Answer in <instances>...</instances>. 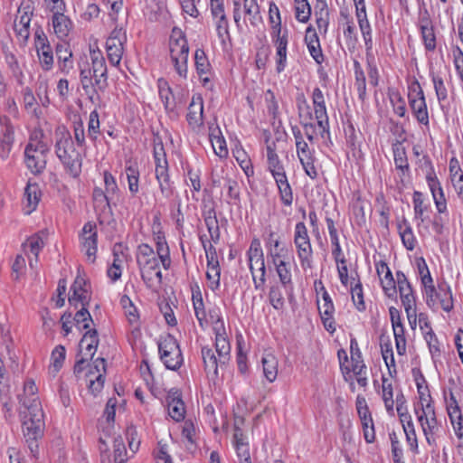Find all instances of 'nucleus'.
I'll list each match as a JSON object with an SVG mask.
<instances>
[{
  "label": "nucleus",
  "mask_w": 463,
  "mask_h": 463,
  "mask_svg": "<svg viewBox=\"0 0 463 463\" xmlns=\"http://www.w3.org/2000/svg\"><path fill=\"white\" fill-rule=\"evenodd\" d=\"M43 133L35 131L32 134L24 150V162L27 168L33 174H41L46 166V157L49 152L48 145L41 139Z\"/></svg>",
  "instance_id": "obj_4"
},
{
  "label": "nucleus",
  "mask_w": 463,
  "mask_h": 463,
  "mask_svg": "<svg viewBox=\"0 0 463 463\" xmlns=\"http://www.w3.org/2000/svg\"><path fill=\"white\" fill-rule=\"evenodd\" d=\"M446 411L451 426L463 422V414L460 406L453 392L445 398Z\"/></svg>",
  "instance_id": "obj_49"
},
{
  "label": "nucleus",
  "mask_w": 463,
  "mask_h": 463,
  "mask_svg": "<svg viewBox=\"0 0 463 463\" xmlns=\"http://www.w3.org/2000/svg\"><path fill=\"white\" fill-rule=\"evenodd\" d=\"M91 63L94 80L96 87L102 90L107 84V66L105 59L99 51L90 52Z\"/></svg>",
  "instance_id": "obj_36"
},
{
  "label": "nucleus",
  "mask_w": 463,
  "mask_h": 463,
  "mask_svg": "<svg viewBox=\"0 0 463 463\" xmlns=\"http://www.w3.org/2000/svg\"><path fill=\"white\" fill-rule=\"evenodd\" d=\"M395 275L397 279V292H399L405 313L410 315V313H412L413 307H417L415 292L402 271H396Z\"/></svg>",
  "instance_id": "obj_21"
},
{
  "label": "nucleus",
  "mask_w": 463,
  "mask_h": 463,
  "mask_svg": "<svg viewBox=\"0 0 463 463\" xmlns=\"http://www.w3.org/2000/svg\"><path fill=\"white\" fill-rule=\"evenodd\" d=\"M154 239L156 244V252L160 259L161 264L165 269H168L171 266V259L169 255V249L165 241V237L162 232H157L156 235H154Z\"/></svg>",
  "instance_id": "obj_55"
},
{
  "label": "nucleus",
  "mask_w": 463,
  "mask_h": 463,
  "mask_svg": "<svg viewBox=\"0 0 463 463\" xmlns=\"http://www.w3.org/2000/svg\"><path fill=\"white\" fill-rule=\"evenodd\" d=\"M412 203L414 219L419 221L418 225L423 223L427 219V213L430 211V205L426 202L424 194L420 191H414L412 194Z\"/></svg>",
  "instance_id": "obj_44"
},
{
  "label": "nucleus",
  "mask_w": 463,
  "mask_h": 463,
  "mask_svg": "<svg viewBox=\"0 0 463 463\" xmlns=\"http://www.w3.org/2000/svg\"><path fill=\"white\" fill-rule=\"evenodd\" d=\"M418 277L420 281L421 291L434 284L433 278L425 260L420 257L416 260Z\"/></svg>",
  "instance_id": "obj_59"
},
{
  "label": "nucleus",
  "mask_w": 463,
  "mask_h": 463,
  "mask_svg": "<svg viewBox=\"0 0 463 463\" xmlns=\"http://www.w3.org/2000/svg\"><path fill=\"white\" fill-rule=\"evenodd\" d=\"M397 230L403 246L408 250H413L416 248L418 241L414 235L411 225L406 218L402 217L398 221Z\"/></svg>",
  "instance_id": "obj_42"
},
{
  "label": "nucleus",
  "mask_w": 463,
  "mask_h": 463,
  "mask_svg": "<svg viewBox=\"0 0 463 463\" xmlns=\"http://www.w3.org/2000/svg\"><path fill=\"white\" fill-rule=\"evenodd\" d=\"M355 14L357 17L359 28L364 40L365 47L366 49H371L373 46L372 29L367 19L366 5L356 7Z\"/></svg>",
  "instance_id": "obj_45"
},
{
  "label": "nucleus",
  "mask_w": 463,
  "mask_h": 463,
  "mask_svg": "<svg viewBox=\"0 0 463 463\" xmlns=\"http://www.w3.org/2000/svg\"><path fill=\"white\" fill-rule=\"evenodd\" d=\"M418 277L420 281L421 291L434 284L433 278L425 260L420 257L416 260Z\"/></svg>",
  "instance_id": "obj_60"
},
{
  "label": "nucleus",
  "mask_w": 463,
  "mask_h": 463,
  "mask_svg": "<svg viewBox=\"0 0 463 463\" xmlns=\"http://www.w3.org/2000/svg\"><path fill=\"white\" fill-rule=\"evenodd\" d=\"M261 364L265 378L269 383H273L278 376L279 361L277 357L271 353H267L262 356Z\"/></svg>",
  "instance_id": "obj_51"
},
{
  "label": "nucleus",
  "mask_w": 463,
  "mask_h": 463,
  "mask_svg": "<svg viewBox=\"0 0 463 463\" xmlns=\"http://www.w3.org/2000/svg\"><path fill=\"white\" fill-rule=\"evenodd\" d=\"M291 131L295 139L296 153L305 173L311 179H316L317 177V170L314 164V149L304 139L303 133L298 127H292Z\"/></svg>",
  "instance_id": "obj_10"
},
{
  "label": "nucleus",
  "mask_w": 463,
  "mask_h": 463,
  "mask_svg": "<svg viewBox=\"0 0 463 463\" xmlns=\"http://www.w3.org/2000/svg\"><path fill=\"white\" fill-rule=\"evenodd\" d=\"M426 182L432 195L438 213H446L448 207L447 199L442 185L432 168H430L426 174Z\"/></svg>",
  "instance_id": "obj_25"
},
{
  "label": "nucleus",
  "mask_w": 463,
  "mask_h": 463,
  "mask_svg": "<svg viewBox=\"0 0 463 463\" xmlns=\"http://www.w3.org/2000/svg\"><path fill=\"white\" fill-rule=\"evenodd\" d=\"M209 324L213 325L215 333V350L220 355L221 363L229 361L231 357V345L226 335L223 321L220 310L213 308L209 310L207 315Z\"/></svg>",
  "instance_id": "obj_12"
},
{
  "label": "nucleus",
  "mask_w": 463,
  "mask_h": 463,
  "mask_svg": "<svg viewBox=\"0 0 463 463\" xmlns=\"http://www.w3.org/2000/svg\"><path fill=\"white\" fill-rule=\"evenodd\" d=\"M168 414L175 421L184 420L185 408L184 402L179 397L168 396Z\"/></svg>",
  "instance_id": "obj_61"
},
{
  "label": "nucleus",
  "mask_w": 463,
  "mask_h": 463,
  "mask_svg": "<svg viewBox=\"0 0 463 463\" xmlns=\"http://www.w3.org/2000/svg\"><path fill=\"white\" fill-rule=\"evenodd\" d=\"M99 345V337L97 330H88L83 335L80 343V359L76 362L74 366L75 373H80L82 370L83 364L93 357L97 351Z\"/></svg>",
  "instance_id": "obj_22"
},
{
  "label": "nucleus",
  "mask_w": 463,
  "mask_h": 463,
  "mask_svg": "<svg viewBox=\"0 0 463 463\" xmlns=\"http://www.w3.org/2000/svg\"><path fill=\"white\" fill-rule=\"evenodd\" d=\"M120 303L124 308L125 316L128 323L135 328H137L139 326V314L137 308L127 296L121 298Z\"/></svg>",
  "instance_id": "obj_63"
},
{
  "label": "nucleus",
  "mask_w": 463,
  "mask_h": 463,
  "mask_svg": "<svg viewBox=\"0 0 463 463\" xmlns=\"http://www.w3.org/2000/svg\"><path fill=\"white\" fill-rule=\"evenodd\" d=\"M233 446L236 449L240 463H251L247 438L238 427L234 428Z\"/></svg>",
  "instance_id": "obj_40"
},
{
  "label": "nucleus",
  "mask_w": 463,
  "mask_h": 463,
  "mask_svg": "<svg viewBox=\"0 0 463 463\" xmlns=\"http://www.w3.org/2000/svg\"><path fill=\"white\" fill-rule=\"evenodd\" d=\"M382 398L387 412L394 415L393 387L392 381L385 376L382 377Z\"/></svg>",
  "instance_id": "obj_56"
},
{
  "label": "nucleus",
  "mask_w": 463,
  "mask_h": 463,
  "mask_svg": "<svg viewBox=\"0 0 463 463\" xmlns=\"http://www.w3.org/2000/svg\"><path fill=\"white\" fill-rule=\"evenodd\" d=\"M193 306L195 317L202 328H205L209 325L207 314L204 309V305L200 291L193 292Z\"/></svg>",
  "instance_id": "obj_58"
},
{
  "label": "nucleus",
  "mask_w": 463,
  "mask_h": 463,
  "mask_svg": "<svg viewBox=\"0 0 463 463\" xmlns=\"http://www.w3.org/2000/svg\"><path fill=\"white\" fill-rule=\"evenodd\" d=\"M250 270L256 289H263L266 283V265L264 253L259 239H253L247 250Z\"/></svg>",
  "instance_id": "obj_9"
},
{
  "label": "nucleus",
  "mask_w": 463,
  "mask_h": 463,
  "mask_svg": "<svg viewBox=\"0 0 463 463\" xmlns=\"http://www.w3.org/2000/svg\"><path fill=\"white\" fill-rule=\"evenodd\" d=\"M194 64L196 71L203 84L206 86L211 81V64L203 50L197 49L194 53Z\"/></svg>",
  "instance_id": "obj_43"
},
{
  "label": "nucleus",
  "mask_w": 463,
  "mask_h": 463,
  "mask_svg": "<svg viewBox=\"0 0 463 463\" xmlns=\"http://www.w3.org/2000/svg\"><path fill=\"white\" fill-rule=\"evenodd\" d=\"M42 192L36 183L28 182L23 197V210L25 214L34 212L41 201Z\"/></svg>",
  "instance_id": "obj_38"
},
{
  "label": "nucleus",
  "mask_w": 463,
  "mask_h": 463,
  "mask_svg": "<svg viewBox=\"0 0 463 463\" xmlns=\"http://www.w3.org/2000/svg\"><path fill=\"white\" fill-rule=\"evenodd\" d=\"M56 155L62 163L66 173L72 178H77L81 173L82 158L75 149L70 137H62L56 142Z\"/></svg>",
  "instance_id": "obj_7"
},
{
  "label": "nucleus",
  "mask_w": 463,
  "mask_h": 463,
  "mask_svg": "<svg viewBox=\"0 0 463 463\" xmlns=\"http://www.w3.org/2000/svg\"><path fill=\"white\" fill-rule=\"evenodd\" d=\"M267 169L270 173L274 182L288 177L285 165L276 152L274 142L268 144L267 147Z\"/></svg>",
  "instance_id": "obj_31"
},
{
  "label": "nucleus",
  "mask_w": 463,
  "mask_h": 463,
  "mask_svg": "<svg viewBox=\"0 0 463 463\" xmlns=\"http://www.w3.org/2000/svg\"><path fill=\"white\" fill-rule=\"evenodd\" d=\"M317 284L320 286V290L322 291V298L321 300H317V308L319 311V315L325 329L330 334H333L336 330L335 321L334 317L335 307L332 298L329 296L326 289L325 288L323 283L321 281L315 282L317 290Z\"/></svg>",
  "instance_id": "obj_17"
},
{
  "label": "nucleus",
  "mask_w": 463,
  "mask_h": 463,
  "mask_svg": "<svg viewBox=\"0 0 463 463\" xmlns=\"http://www.w3.org/2000/svg\"><path fill=\"white\" fill-rule=\"evenodd\" d=\"M206 259H207V271L206 278L208 280V286L211 289L214 290L220 286V275L221 269L217 258L215 249L209 244V247L204 245Z\"/></svg>",
  "instance_id": "obj_30"
},
{
  "label": "nucleus",
  "mask_w": 463,
  "mask_h": 463,
  "mask_svg": "<svg viewBox=\"0 0 463 463\" xmlns=\"http://www.w3.org/2000/svg\"><path fill=\"white\" fill-rule=\"evenodd\" d=\"M137 262L139 267L142 279L152 290H157L162 282V273L158 255L148 244L138 246Z\"/></svg>",
  "instance_id": "obj_2"
},
{
  "label": "nucleus",
  "mask_w": 463,
  "mask_h": 463,
  "mask_svg": "<svg viewBox=\"0 0 463 463\" xmlns=\"http://www.w3.org/2000/svg\"><path fill=\"white\" fill-rule=\"evenodd\" d=\"M80 250L90 263H94L98 251V231L95 223L86 222L80 233Z\"/></svg>",
  "instance_id": "obj_14"
},
{
  "label": "nucleus",
  "mask_w": 463,
  "mask_h": 463,
  "mask_svg": "<svg viewBox=\"0 0 463 463\" xmlns=\"http://www.w3.org/2000/svg\"><path fill=\"white\" fill-rule=\"evenodd\" d=\"M50 24L52 33L61 41L66 40L74 28L72 20L65 13L52 14Z\"/></svg>",
  "instance_id": "obj_34"
},
{
  "label": "nucleus",
  "mask_w": 463,
  "mask_h": 463,
  "mask_svg": "<svg viewBox=\"0 0 463 463\" xmlns=\"http://www.w3.org/2000/svg\"><path fill=\"white\" fill-rule=\"evenodd\" d=\"M409 107L419 124L428 127L430 117L424 91L418 80L412 81L408 87Z\"/></svg>",
  "instance_id": "obj_11"
},
{
  "label": "nucleus",
  "mask_w": 463,
  "mask_h": 463,
  "mask_svg": "<svg viewBox=\"0 0 463 463\" xmlns=\"http://www.w3.org/2000/svg\"><path fill=\"white\" fill-rule=\"evenodd\" d=\"M269 262L274 268L281 286L285 288H292V270L288 255L269 260Z\"/></svg>",
  "instance_id": "obj_33"
},
{
  "label": "nucleus",
  "mask_w": 463,
  "mask_h": 463,
  "mask_svg": "<svg viewBox=\"0 0 463 463\" xmlns=\"http://www.w3.org/2000/svg\"><path fill=\"white\" fill-rule=\"evenodd\" d=\"M298 109L304 129L303 136L307 137L309 143L313 144L316 135V125L311 121L314 118L313 113L310 111L309 105L305 99L301 101L298 100Z\"/></svg>",
  "instance_id": "obj_35"
},
{
  "label": "nucleus",
  "mask_w": 463,
  "mask_h": 463,
  "mask_svg": "<svg viewBox=\"0 0 463 463\" xmlns=\"http://www.w3.org/2000/svg\"><path fill=\"white\" fill-rule=\"evenodd\" d=\"M186 119L193 129L200 128L203 124V100L200 94L192 97L188 107Z\"/></svg>",
  "instance_id": "obj_37"
},
{
  "label": "nucleus",
  "mask_w": 463,
  "mask_h": 463,
  "mask_svg": "<svg viewBox=\"0 0 463 463\" xmlns=\"http://www.w3.org/2000/svg\"><path fill=\"white\" fill-rule=\"evenodd\" d=\"M34 47L40 65L43 71H51L53 67L54 57L50 42L42 30L35 32Z\"/></svg>",
  "instance_id": "obj_18"
},
{
  "label": "nucleus",
  "mask_w": 463,
  "mask_h": 463,
  "mask_svg": "<svg viewBox=\"0 0 463 463\" xmlns=\"http://www.w3.org/2000/svg\"><path fill=\"white\" fill-rule=\"evenodd\" d=\"M106 372V361L103 358H98L93 362L88 373L85 375V382L90 392L96 395L100 392L104 385V373Z\"/></svg>",
  "instance_id": "obj_23"
},
{
  "label": "nucleus",
  "mask_w": 463,
  "mask_h": 463,
  "mask_svg": "<svg viewBox=\"0 0 463 463\" xmlns=\"http://www.w3.org/2000/svg\"><path fill=\"white\" fill-rule=\"evenodd\" d=\"M202 357L204 364V370L207 375L212 377L217 376L219 364H225L228 362L221 363L220 355L218 354L217 358L213 351L208 346H203L202 348Z\"/></svg>",
  "instance_id": "obj_47"
},
{
  "label": "nucleus",
  "mask_w": 463,
  "mask_h": 463,
  "mask_svg": "<svg viewBox=\"0 0 463 463\" xmlns=\"http://www.w3.org/2000/svg\"><path fill=\"white\" fill-rule=\"evenodd\" d=\"M389 314L395 340L396 352L399 355L403 356L407 352V339L405 328L402 323L401 313L396 307H391L389 308Z\"/></svg>",
  "instance_id": "obj_24"
},
{
  "label": "nucleus",
  "mask_w": 463,
  "mask_h": 463,
  "mask_svg": "<svg viewBox=\"0 0 463 463\" xmlns=\"http://www.w3.org/2000/svg\"><path fill=\"white\" fill-rule=\"evenodd\" d=\"M275 184L281 204L286 207H291L294 202V194L288 177L276 181Z\"/></svg>",
  "instance_id": "obj_52"
},
{
  "label": "nucleus",
  "mask_w": 463,
  "mask_h": 463,
  "mask_svg": "<svg viewBox=\"0 0 463 463\" xmlns=\"http://www.w3.org/2000/svg\"><path fill=\"white\" fill-rule=\"evenodd\" d=\"M266 248L269 260L288 255V249L281 246L279 238L275 237L274 233L269 234Z\"/></svg>",
  "instance_id": "obj_54"
},
{
  "label": "nucleus",
  "mask_w": 463,
  "mask_h": 463,
  "mask_svg": "<svg viewBox=\"0 0 463 463\" xmlns=\"http://www.w3.org/2000/svg\"><path fill=\"white\" fill-rule=\"evenodd\" d=\"M270 37L276 48V70L279 73L287 65V53L288 44V30L287 28L270 31Z\"/></svg>",
  "instance_id": "obj_20"
},
{
  "label": "nucleus",
  "mask_w": 463,
  "mask_h": 463,
  "mask_svg": "<svg viewBox=\"0 0 463 463\" xmlns=\"http://www.w3.org/2000/svg\"><path fill=\"white\" fill-rule=\"evenodd\" d=\"M46 234L38 232L29 237L23 244L24 253L29 259V266L32 269H36L39 253L45 245Z\"/></svg>",
  "instance_id": "obj_29"
},
{
  "label": "nucleus",
  "mask_w": 463,
  "mask_h": 463,
  "mask_svg": "<svg viewBox=\"0 0 463 463\" xmlns=\"http://www.w3.org/2000/svg\"><path fill=\"white\" fill-rule=\"evenodd\" d=\"M374 265L383 293L386 297L394 298L397 295V279L393 278L388 264L385 260H381L375 261Z\"/></svg>",
  "instance_id": "obj_27"
},
{
  "label": "nucleus",
  "mask_w": 463,
  "mask_h": 463,
  "mask_svg": "<svg viewBox=\"0 0 463 463\" xmlns=\"http://www.w3.org/2000/svg\"><path fill=\"white\" fill-rule=\"evenodd\" d=\"M232 4L233 20L237 28L241 26L242 14L244 15V21L248 19L253 26L258 24V22L260 20V7L258 0H243V11H241V0H232Z\"/></svg>",
  "instance_id": "obj_15"
},
{
  "label": "nucleus",
  "mask_w": 463,
  "mask_h": 463,
  "mask_svg": "<svg viewBox=\"0 0 463 463\" xmlns=\"http://www.w3.org/2000/svg\"><path fill=\"white\" fill-rule=\"evenodd\" d=\"M430 78L433 83L437 100L440 105H442V103L445 102L449 97V91L444 80L439 74L434 72L430 74Z\"/></svg>",
  "instance_id": "obj_64"
},
{
  "label": "nucleus",
  "mask_w": 463,
  "mask_h": 463,
  "mask_svg": "<svg viewBox=\"0 0 463 463\" xmlns=\"http://www.w3.org/2000/svg\"><path fill=\"white\" fill-rule=\"evenodd\" d=\"M293 243L303 270L313 268V248L307 228L304 222H298L294 227Z\"/></svg>",
  "instance_id": "obj_8"
},
{
  "label": "nucleus",
  "mask_w": 463,
  "mask_h": 463,
  "mask_svg": "<svg viewBox=\"0 0 463 463\" xmlns=\"http://www.w3.org/2000/svg\"><path fill=\"white\" fill-rule=\"evenodd\" d=\"M413 412L422 433L430 446H436L442 430V424L437 418L435 404L413 408Z\"/></svg>",
  "instance_id": "obj_6"
},
{
  "label": "nucleus",
  "mask_w": 463,
  "mask_h": 463,
  "mask_svg": "<svg viewBox=\"0 0 463 463\" xmlns=\"http://www.w3.org/2000/svg\"><path fill=\"white\" fill-rule=\"evenodd\" d=\"M171 61L178 76L186 80L188 77L189 46L184 32L175 27L169 38Z\"/></svg>",
  "instance_id": "obj_3"
},
{
  "label": "nucleus",
  "mask_w": 463,
  "mask_h": 463,
  "mask_svg": "<svg viewBox=\"0 0 463 463\" xmlns=\"http://www.w3.org/2000/svg\"><path fill=\"white\" fill-rule=\"evenodd\" d=\"M154 159L156 165L155 175L156 181L170 177L168 173V162L161 143H157L154 146Z\"/></svg>",
  "instance_id": "obj_41"
},
{
  "label": "nucleus",
  "mask_w": 463,
  "mask_h": 463,
  "mask_svg": "<svg viewBox=\"0 0 463 463\" xmlns=\"http://www.w3.org/2000/svg\"><path fill=\"white\" fill-rule=\"evenodd\" d=\"M380 347L383 359L390 373H392V369H393L395 372V360L392 351V345L388 335H382L380 336Z\"/></svg>",
  "instance_id": "obj_53"
},
{
  "label": "nucleus",
  "mask_w": 463,
  "mask_h": 463,
  "mask_svg": "<svg viewBox=\"0 0 463 463\" xmlns=\"http://www.w3.org/2000/svg\"><path fill=\"white\" fill-rule=\"evenodd\" d=\"M66 357V351L62 345L56 346L52 352L49 374L55 377L61 369Z\"/></svg>",
  "instance_id": "obj_57"
},
{
  "label": "nucleus",
  "mask_w": 463,
  "mask_h": 463,
  "mask_svg": "<svg viewBox=\"0 0 463 463\" xmlns=\"http://www.w3.org/2000/svg\"><path fill=\"white\" fill-rule=\"evenodd\" d=\"M311 98L314 110L313 118L317 120V126L319 133L321 136H324V134L328 132L329 129V120L325 97L319 88H315Z\"/></svg>",
  "instance_id": "obj_19"
},
{
  "label": "nucleus",
  "mask_w": 463,
  "mask_h": 463,
  "mask_svg": "<svg viewBox=\"0 0 463 463\" xmlns=\"http://www.w3.org/2000/svg\"><path fill=\"white\" fill-rule=\"evenodd\" d=\"M56 56L59 69L62 73L68 74L73 69L72 52L66 43L56 45Z\"/></svg>",
  "instance_id": "obj_46"
},
{
  "label": "nucleus",
  "mask_w": 463,
  "mask_h": 463,
  "mask_svg": "<svg viewBox=\"0 0 463 463\" xmlns=\"http://www.w3.org/2000/svg\"><path fill=\"white\" fill-rule=\"evenodd\" d=\"M71 292L69 302L71 306L77 307L79 304L83 307L89 305L90 300V286L83 278L78 276L75 279L71 288Z\"/></svg>",
  "instance_id": "obj_32"
},
{
  "label": "nucleus",
  "mask_w": 463,
  "mask_h": 463,
  "mask_svg": "<svg viewBox=\"0 0 463 463\" xmlns=\"http://www.w3.org/2000/svg\"><path fill=\"white\" fill-rule=\"evenodd\" d=\"M158 350L160 359L167 369L176 371L182 366L184 358L178 342L173 335L162 336Z\"/></svg>",
  "instance_id": "obj_13"
},
{
  "label": "nucleus",
  "mask_w": 463,
  "mask_h": 463,
  "mask_svg": "<svg viewBox=\"0 0 463 463\" xmlns=\"http://www.w3.org/2000/svg\"><path fill=\"white\" fill-rule=\"evenodd\" d=\"M304 40L312 58L317 61V63H322L324 56L318 35L314 27L308 26L307 28Z\"/></svg>",
  "instance_id": "obj_39"
},
{
  "label": "nucleus",
  "mask_w": 463,
  "mask_h": 463,
  "mask_svg": "<svg viewBox=\"0 0 463 463\" xmlns=\"http://www.w3.org/2000/svg\"><path fill=\"white\" fill-rule=\"evenodd\" d=\"M43 411L40 400L24 401V409L20 411L23 433L29 449L33 452L36 441L43 436L44 429Z\"/></svg>",
  "instance_id": "obj_1"
},
{
  "label": "nucleus",
  "mask_w": 463,
  "mask_h": 463,
  "mask_svg": "<svg viewBox=\"0 0 463 463\" xmlns=\"http://www.w3.org/2000/svg\"><path fill=\"white\" fill-rule=\"evenodd\" d=\"M33 16V8L29 1H24L18 9L17 16L14 20V31L16 35L24 42L30 36V24Z\"/></svg>",
  "instance_id": "obj_28"
},
{
  "label": "nucleus",
  "mask_w": 463,
  "mask_h": 463,
  "mask_svg": "<svg viewBox=\"0 0 463 463\" xmlns=\"http://www.w3.org/2000/svg\"><path fill=\"white\" fill-rule=\"evenodd\" d=\"M158 94L166 111H174L175 108V97L168 82L164 79L157 80Z\"/></svg>",
  "instance_id": "obj_50"
},
{
  "label": "nucleus",
  "mask_w": 463,
  "mask_h": 463,
  "mask_svg": "<svg viewBox=\"0 0 463 463\" xmlns=\"http://www.w3.org/2000/svg\"><path fill=\"white\" fill-rule=\"evenodd\" d=\"M5 126L2 131L0 137V157L6 159L12 150L14 145V128L9 124L8 119L5 118Z\"/></svg>",
  "instance_id": "obj_48"
},
{
  "label": "nucleus",
  "mask_w": 463,
  "mask_h": 463,
  "mask_svg": "<svg viewBox=\"0 0 463 463\" xmlns=\"http://www.w3.org/2000/svg\"><path fill=\"white\" fill-rule=\"evenodd\" d=\"M126 175L128 184V189L131 194H136L139 190V170L137 163L129 162L126 165Z\"/></svg>",
  "instance_id": "obj_62"
},
{
  "label": "nucleus",
  "mask_w": 463,
  "mask_h": 463,
  "mask_svg": "<svg viewBox=\"0 0 463 463\" xmlns=\"http://www.w3.org/2000/svg\"><path fill=\"white\" fill-rule=\"evenodd\" d=\"M426 182L432 195L438 213H446L448 207L447 199L442 185L432 168H430L426 174Z\"/></svg>",
  "instance_id": "obj_26"
},
{
  "label": "nucleus",
  "mask_w": 463,
  "mask_h": 463,
  "mask_svg": "<svg viewBox=\"0 0 463 463\" xmlns=\"http://www.w3.org/2000/svg\"><path fill=\"white\" fill-rule=\"evenodd\" d=\"M426 305L432 311L442 310L450 313L454 309V298L450 286L446 281H440L437 287L433 284L421 291Z\"/></svg>",
  "instance_id": "obj_5"
},
{
  "label": "nucleus",
  "mask_w": 463,
  "mask_h": 463,
  "mask_svg": "<svg viewBox=\"0 0 463 463\" xmlns=\"http://www.w3.org/2000/svg\"><path fill=\"white\" fill-rule=\"evenodd\" d=\"M126 43V31L122 27H116L106 42L107 54L111 65H119L124 54V45Z\"/></svg>",
  "instance_id": "obj_16"
}]
</instances>
